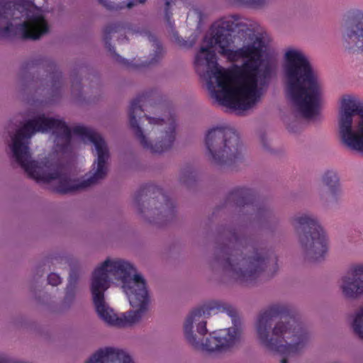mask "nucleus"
Listing matches in <instances>:
<instances>
[{
  "instance_id": "obj_1",
  "label": "nucleus",
  "mask_w": 363,
  "mask_h": 363,
  "mask_svg": "<svg viewBox=\"0 0 363 363\" xmlns=\"http://www.w3.org/2000/svg\"><path fill=\"white\" fill-rule=\"evenodd\" d=\"M248 25L240 15L224 16L211 27L195 57L196 72L205 79L211 96L220 105L240 111L255 106L267 92L274 67L262 62L267 44L260 35L238 48L236 34L245 33Z\"/></svg>"
},
{
  "instance_id": "obj_2",
  "label": "nucleus",
  "mask_w": 363,
  "mask_h": 363,
  "mask_svg": "<svg viewBox=\"0 0 363 363\" xmlns=\"http://www.w3.org/2000/svg\"><path fill=\"white\" fill-rule=\"evenodd\" d=\"M52 130L57 151L68 152L71 149L72 134L66 123L60 118L38 114L28 120L11 137L9 145L13 160L28 176L38 182L55 184L54 191L61 194L73 193L92 187L104 180L108 173L109 149L104 138L92 129L76 126L73 133L94 145L96 157L91 169L82 180L72 179L62 172V168L49 157L38 162L32 159L29 140L38 132Z\"/></svg>"
},
{
  "instance_id": "obj_3",
  "label": "nucleus",
  "mask_w": 363,
  "mask_h": 363,
  "mask_svg": "<svg viewBox=\"0 0 363 363\" xmlns=\"http://www.w3.org/2000/svg\"><path fill=\"white\" fill-rule=\"evenodd\" d=\"M135 272L130 262L118 258H107L93 272L91 291L96 311L110 326H132L148 310L146 281Z\"/></svg>"
},
{
  "instance_id": "obj_4",
  "label": "nucleus",
  "mask_w": 363,
  "mask_h": 363,
  "mask_svg": "<svg viewBox=\"0 0 363 363\" xmlns=\"http://www.w3.org/2000/svg\"><path fill=\"white\" fill-rule=\"evenodd\" d=\"M221 238L228 243L214 249L208 266L214 274L222 275L223 283L250 286L262 273L278 271V257L271 248L239 236L235 229L224 230Z\"/></svg>"
},
{
  "instance_id": "obj_5",
  "label": "nucleus",
  "mask_w": 363,
  "mask_h": 363,
  "mask_svg": "<svg viewBox=\"0 0 363 363\" xmlns=\"http://www.w3.org/2000/svg\"><path fill=\"white\" fill-rule=\"evenodd\" d=\"M292 306L287 302L269 304L257 315L254 323L256 338L267 351L281 355L301 354L311 340L308 329L290 316Z\"/></svg>"
},
{
  "instance_id": "obj_6",
  "label": "nucleus",
  "mask_w": 363,
  "mask_h": 363,
  "mask_svg": "<svg viewBox=\"0 0 363 363\" xmlns=\"http://www.w3.org/2000/svg\"><path fill=\"white\" fill-rule=\"evenodd\" d=\"M282 70L285 94L294 111L306 119L317 118L322 84L309 57L298 47H287L284 50Z\"/></svg>"
},
{
  "instance_id": "obj_7",
  "label": "nucleus",
  "mask_w": 363,
  "mask_h": 363,
  "mask_svg": "<svg viewBox=\"0 0 363 363\" xmlns=\"http://www.w3.org/2000/svg\"><path fill=\"white\" fill-rule=\"evenodd\" d=\"M143 97L134 99L128 111L129 123L141 146L155 154L170 150L176 139L174 116L162 104L145 106Z\"/></svg>"
},
{
  "instance_id": "obj_8",
  "label": "nucleus",
  "mask_w": 363,
  "mask_h": 363,
  "mask_svg": "<svg viewBox=\"0 0 363 363\" xmlns=\"http://www.w3.org/2000/svg\"><path fill=\"white\" fill-rule=\"evenodd\" d=\"M203 144L208 162L222 169H233L245 161V147L231 128L216 126L206 130Z\"/></svg>"
},
{
  "instance_id": "obj_9",
  "label": "nucleus",
  "mask_w": 363,
  "mask_h": 363,
  "mask_svg": "<svg viewBox=\"0 0 363 363\" xmlns=\"http://www.w3.org/2000/svg\"><path fill=\"white\" fill-rule=\"evenodd\" d=\"M289 222L298 237L304 259L311 262L323 260L328 243L318 217L309 212H298L290 217Z\"/></svg>"
},
{
  "instance_id": "obj_10",
  "label": "nucleus",
  "mask_w": 363,
  "mask_h": 363,
  "mask_svg": "<svg viewBox=\"0 0 363 363\" xmlns=\"http://www.w3.org/2000/svg\"><path fill=\"white\" fill-rule=\"evenodd\" d=\"M337 125L342 145L363 154V100L354 94L342 95Z\"/></svg>"
},
{
  "instance_id": "obj_11",
  "label": "nucleus",
  "mask_w": 363,
  "mask_h": 363,
  "mask_svg": "<svg viewBox=\"0 0 363 363\" xmlns=\"http://www.w3.org/2000/svg\"><path fill=\"white\" fill-rule=\"evenodd\" d=\"M23 72L18 81L21 91H46L52 97L60 93L63 84L62 73L57 71L56 64L51 59L43 57L33 59L26 62Z\"/></svg>"
},
{
  "instance_id": "obj_12",
  "label": "nucleus",
  "mask_w": 363,
  "mask_h": 363,
  "mask_svg": "<svg viewBox=\"0 0 363 363\" xmlns=\"http://www.w3.org/2000/svg\"><path fill=\"white\" fill-rule=\"evenodd\" d=\"M133 205L143 219L158 225H164L175 216L174 203L155 185H148L137 191Z\"/></svg>"
},
{
  "instance_id": "obj_13",
  "label": "nucleus",
  "mask_w": 363,
  "mask_h": 363,
  "mask_svg": "<svg viewBox=\"0 0 363 363\" xmlns=\"http://www.w3.org/2000/svg\"><path fill=\"white\" fill-rule=\"evenodd\" d=\"M225 312L230 317L235 315V309L222 301H212L207 305L193 308L183 323V334L187 344L194 350L201 347L203 337L208 333L207 318L212 314Z\"/></svg>"
},
{
  "instance_id": "obj_14",
  "label": "nucleus",
  "mask_w": 363,
  "mask_h": 363,
  "mask_svg": "<svg viewBox=\"0 0 363 363\" xmlns=\"http://www.w3.org/2000/svg\"><path fill=\"white\" fill-rule=\"evenodd\" d=\"M253 201L254 192L251 189L236 187L226 196L224 206L238 208L239 214L244 217V220L266 223L278 222V215L273 206L268 204L257 206Z\"/></svg>"
},
{
  "instance_id": "obj_15",
  "label": "nucleus",
  "mask_w": 363,
  "mask_h": 363,
  "mask_svg": "<svg viewBox=\"0 0 363 363\" xmlns=\"http://www.w3.org/2000/svg\"><path fill=\"white\" fill-rule=\"evenodd\" d=\"M135 30L132 24L128 22L119 21L111 23L106 26L103 30V39L106 47L112 55L113 59L128 69H134L138 67H149L158 63L164 56L163 49L159 41L152 35H148L147 39L151 43V46L154 48L153 52L150 54V60L142 62L140 65H135L123 58L116 53L114 48L111 45V40L113 36L117 35L118 40L126 39L128 34H133Z\"/></svg>"
},
{
  "instance_id": "obj_16",
  "label": "nucleus",
  "mask_w": 363,
  "mask_h": 363,
  "mask_svg": "<svg viewBox=\"0 0 363 363\" xmlns=\"http://www.w3.org/2000/svg\"><path fill=\"white\" fill-rule=\"evenodd\" d=\"M231 318L234 326L228 328L220 329L209 333L205 342H202L201 347L197 351L205 352L208 354H222L230 352L239 342L241 330L238 326V313L235 310V315Z\"/></svg>"
},
{
  "instance_id": "obj_17",
  "label": "nucleus",
  "mask_w": 363,
  "mask_h": 363,
  "mask_svg": "<svg viewBox=\"0 0 363 363\" xmlns=\"http://www.w3.org/2000/svg\"><path fill=\"white\" fill-rule=\"evenodd\" d=\"M343 47L352 52H363V11L349 9L343 16Z\"/></svg>"
},
{
  "instance_id": "obj_18",
  "label": "nucleus",
  "mask_w": 363,
  "mask_h": 363,
  "mask_svg": "<svg viewBox=\"0 0 363 363\" xmlns=\"http://www.w3.org/2000/svg\"><path fill=\"white\" fill-rule=\"evenodd\" d=\"M342 296L350 301L363 297V262L350 264L339 281Z\"/></svg>"
},
{
  "instance_id": "obj_19",
  "label": "nucleus",
  "mask_w": 363,
  "mask_h": 363,
  "mask_svg": "<svg viewBox=\"0 0 363 363\" xmlns=\"http://www.w3.org/2000/svg\"><path fill=\"white\" fill-rule=\"evenodd\" d=\"M320 183L326 189L319 193L322 204L330 208L339 206L342 201V189L337 172L335 169L325 171L321 174Z\"/></svg>"
},
{
  "instance_id": "obj_20",
  "label": "nucleus",
  "mask_w": 363,
  "mask_h": 363,
  "mask_svg": "<svg viewBox=\"0 0 363 363\" xmlns=\"http://www.w3.org/2000/svg\"><path fill=\"white\" fill-rule=\"evenodd\" d=\"M86 363H133L125 352L113 347L101 349L94 353Z\"/></svg>"
},
{
  "instance_id": "obj_21",
  "label": "nucleus",
  "mask_w": 363,
  "mask_h": 363,
  "mask_svg": "<svg viewBox=\"0 0 363 363\" xmlns=\"http://www.w3.org/2000/svg\"><path fill=\"white\" fill-rule=\"evenodd\" d=\"M196 178L197 173L195 167L189 164L180 168L177 177L179 184L187 189H190L194 186Z\"/></svg>"
},
{
  "instance_id": "obj_22",
  "label": "nucleus",
  "mask_w": 363,
  "mask_h": 363,
  "mask_svg": "<svg viewBox=\"0 0 363 363\" xmlns=\"http://www.w3.org/2000/svg\"><path fill=\"white\" fill-rule=\"evenodd\" d=\"M350 320L353 333L363 340V303L350 314Z\"/></svg>"
},
{
  "instance_id": "obj_23",
  "label": "nucleus",
  "mask_w": 363,
  "mask_h": 363,
  "mask_svg": "<svg viewBox=\"0 0 363 363\" xmlns=\"http://www.w3.org/2000/svg\"><path fill=\"white\" fill-rule=\"evenodd\" d=\"M77 279L78 276L77 274L74 272H72L69 277L65 296L62 303L64 309L70 308L75 300Z\"/></svg>"
},
{
  "instance_id": "obj_24",
  "label": "nucleus",
  "mask_w": 363,
  "mask_h": 363,
  "mask_svg": "<svg viewBox=\"0 0 363 363\" xmlns=\"http://www.w3.org/2000/svg\"><path fill=\"white\" fill-rule=\"evenodd\" d=\"M99 3L104 5L110 11H121L125 8L131 9L134 6V0H128L127 2H112L110 0H99Z\"/></svg>"
},
{
  "instance_id": "obj_25",
  "label": "nucleus",
  "mask_w": 363,
  "mask_h": 363,
  "mask_svg": "<svg viewBox=\"0 0 363 363\" xmlns=\"http://www.w3.org/2000/svg\"><path fill=\"white\" fill-rule=\"evenodd\" d=\"M234 3L245 5L252 8H262L269 0H232Z\"/></svg>"
},
{
  "instance_id": "obj_26",
  "label": "nucleus",
  "mask_w": 363,
  "mask_h": 363,
  "mask_svg": "<svg viewBox=\"0 0 363 363\" xmlns=\"http://www.w3.org/2000/svg\"><path fill=\"white\" fill-rule=\"evenodd\" d=\"M71 89H72V94L74 97H76V98L81 97V94H80L81 84H80L79 81H78L77 79H74L72 81Z\"/></svg>"
},
{
  "instance_id": "obj_27",
  "label": "nucleus",
  "mask_w": 363,
  "mask_h": 363,
  "mask_svg": "<svg viewBox=\"0 0 363 363\" xmlns=\"http://www.w3.org/2000/svg\"><path fill=\"white\" fill-rule=\"evenodd\" d=\"M175 0H165V7H164V13H165V19L170 27H172V23L171 22V16L172 13H169V10L170 6L174 4Z\"/></svg>"
},
{
  "instance_id": "obj_28",
  "label": "nucleus",
  "mask_w": 363,
  "mask_h": 363,
  "mask_svg": "<svg viewBox=\"0 0 363 363\" xmlns=\"http://www.w3.org/2000/svg\"><path fill=\"white\" fill-rule=\"evenodd\" d=\"M48 284L52 286H57L61 284L62 278L59 274L52 272L48 277Z\"/></svg>"
},
{
  "instance_id": "obj_29",
  "label": "nucleus",
  "mask_w": 363,
  "mask_h": 363,
  "mask_svg": "<svg viewBox=\"0 0 363 363\" xmlns=\"http://www.w3.org/2000/svg\"><path fill=\"white\" fill-rule=\"evenodd\" d=\"M260 143L263 148L268 152H271L270 141L265 134H262L259 137Z\"/></svg>"
},
{
  "instance_id": "obj_30",
  "label": "nucleus",
  "mask_w": 363,
  "mask_h": 363,
  "mask_svg": "<svg viewBox=\"0 0 363 363\" xmlns=\"http://www.w3.org/2000/svg\"><path fill=\"white\" fill-rule=\"evenodd\" d=\"M0 363H28L26 362L11 359L5 354H0Z\"/></svg>"
},
{
  "instance_id": "obj_31",
  "label": "nucleus",
  "mask_w": 363,
  "mask_h": 363,
  "mask_svg": "<svg viewBox=\"0 0 363 363\" xmlns=\"http://www.w3.org/2000/svg\"><path fill=\"white\" fill-rule=\"evenodd\" d=\"M68 262V258L67 257H55L52 258V263L53 264H62V262L67 263Z\"/></svg>"
},
{
  "instance_id": "obj_32",
  "label": "nucleus",
  "mask_w": 363,
  "mask_h": 363,
  "mask_svg": "<svg viewBox=\"0 0 363 363\" xmlns=\"http://www.w3.org/2000/svg\"><path fill=\"white\" fill-rule=\"evenodd\" d=\"M288 129L289 131H291V132H294V133H296L297 130H294V128L292 127L291 125H288Z\"/></svg>"
},
{
  "instance_id": "obj_33",
  "label": "nucleus",
  "mask_w": 363,
  "mask_h": 363,
  "mask_svg": "<svg viewBox=\"0 0 363 363\" xmlns=\"http://www.w3.org/2000/svg\"><path fill=\"white\" fill-rule=\"evenodd\" d=\"M280 363H288V360L286 358L281 359Z\"/></svg>"
},
{
  "instance_id": "obj_34",
  "label": "nucleus",
  "mask_w": 363,
  "mask_h": 363,
  "mask_svg": "<svg viewBox=\"0 0 363 363\" xmlns=\"http://www.w3.org/2000/svg\"><path fill=\"white\" fill-rule=\"evenodd\" d=\"M147 0H138V1L141 4H144Z\"/></svg>"
},
{
  "instance_id": "obj_35",
  "label": "nucleus",
  "mask_w": 363,
  "mask_h": 363,
  "mask_svg": "<svg viewBox=\"0 0 363 363\" xmlns=\"http://www.w3.org/2000/svg\"><path fill=\"white\" fill-rule=\"evenodd\" d=\"M176 39H177V42L180 44V40H179V37L177 35L176 37Z\"/></svg>"
},
{
  "instance_id": "obj_36",
  "label": "nucleus",
  "mask_w": 363,
  "mask_h": 363,
  "mask_svg": "<svg viewBox=\"0 0 363 363\" xmlns=\"http://www.w3.org/2000/svg\"><path fill=\"white\" fill-rule=\"evenodd\" d=\"M40 274H39V277H42V276H43V272H41V271H40Z\"/></svg>"
}]
</instances>
